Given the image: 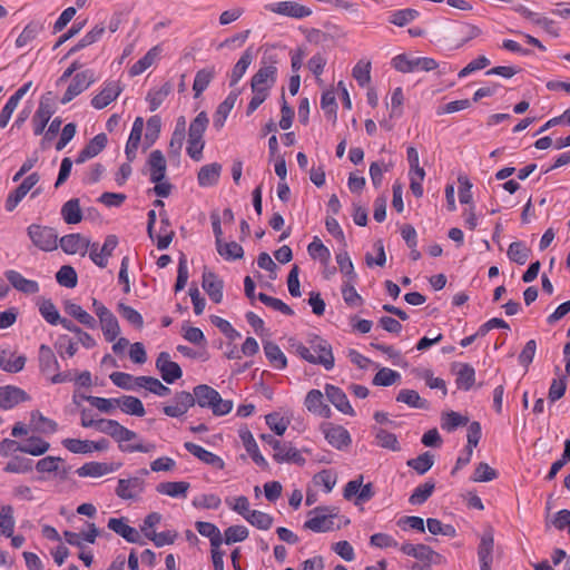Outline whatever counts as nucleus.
Wrapping results in <instances>:
<instances>
[{"instance_id": "nucleus-58", "label": "nucleus", "mask_w": 570, "mask_h": 570, "mask_svg": "<svg viewBox=\"0 0 570 570\" xmlns=\"http://www.w3.org/2000/svg\"><path fill=\"white\" fill-rule=\"evenodd\" d=\"M401 380V374L392 368L382 367L377 371L372 380L375 386H391Z\"/></svg>"}, {"instance_id": "nucleus-34", "label": "nucleus", "mask_w": 570, "mask_h": 570, "mask_svg": "<svg viewBox=\"0 0 570 570\" xmlns=\"http://www.w3.org/2000/svg\"><path fill=\"white\" fill-rule=\"evenodd\" d=\"M147 166L150 181L163 180L166 176V159L160 150H153L149 154Z\"/></svg>"}, {"instance_id": "nucleus-39", "label": "nucleus", "mask_w": 570, "mask_h": 570, "mask_svg": "<svg viewBox=\"0 0 570 570\" xmlns=\"http://www.w3.org/2000/svg\"><path fill=\"white\" fill-rule=\"evenodd\" d=\"M401 551L406 554L414 557L419 560L432 562L440 558V554L433 551L429 546L425 544H412L404 543L401 546Z\"/></svg>"}, {"instance_id": "nucleus-40", "label": "nucleus", "mask_w": 570, "mask_h": 570, "mask_svg": "<svg viewBox=\"0 0 570 570\" xmlns=\"http://www.w3.org/2000/svg\"><path fill=\"white\" fill-rule=\"evenodd\" d=\"M161 53V48L159 46H155L150 48L147 53L136 61L129 69V73L131 77H136L145 72L149 67H151L158 59Z\"/></svg>"}, {"instance_id": "nucleus-1", "label": "nucleus", "mask_w": 570, "mask_h": 570, "mask_svg": "<svg viewBox=\"0 0 570 570\" xmlns=\"http://www.w3.org/2000/svg\"><path fill=\"white\" fill-rule=\"evenodd\" d=\"M96 430L111 436L119 444L121 452L150 453L156 450L154 443H142L136 432L125 428L118 421L111 419H98Z\"/></svg>"}, {"instance_id": "nucleus-43", "label": "nucleus", "mask_w": 570, "mask_h": 570, "mask_svg": "<svg viewBox=\"0 0 570 570\" xmlns=\"http://www.w3.org/2000/svg\"><path fill=\"white\" fill-rule=\"evenodd\" d=\"M173 90V86L170 82H165L159 88H151L146 96V101L148 102L149 110H157L165 99L170 95Z\"/></svg>"}, {"instance_id": "nucleus-8", "label": "nucleus", "mask_w": 570, "mask_h": 570, "mask_svg": "<svg viewBox=\"0 0 570 570\" xmlns=\"http://www.w3.org/2000/svg\"><path fill=\"white\" fill-rule=\"evenodd\" d=\"M99 534V529L92 522H87L86 529L80 530L78 533H73V547L79 549L78 558L87 567L91 566L94 554L86 543L94 544Z\"/></svg>"}, {"instance_id": "nucleus-24", "label": "nucleus", "mask_w": 570, "mask_h": 570, "mask_svg": "<svg viewBox=\"0 0 570 570\" xmlns=\"http://www.w3.org/2000/svg\"><path fill=\"white\" fill-rule=\"evenodd\" d=\"M53 114L52 102L49 97H42L36 114L32 117L35 135H41Z\"/></svg>"}, {"instance_id": "nucleus-18", "label": "nucleus", "mask_w": 570, "mask_h": 570, "mask_svg": "<svg viewBox=\"0 0 570 570\" xmlns=\"http://www.w3.org/2000/svg\"><path fill=\"white\" fill-rule=\"evenodd\" d=\"M277 67L274 63L262 65L256 73L250 79V87H257L271 92V89L276 83Z\"/></svg>"}, {"instance_id": "nucleus-7", "label": "nucleus", "mask_w": 570, "mask_h": 570, "mask_svg": "<svg viewBox=\"0 0 570 570\" xmlns=\"http://www.w3.org/2000/svg\"><path fill=\"white\" fill-rule=\"evenodd\" d=\"M392 67L402 72L410 73L415 71H432L439 67L435 59L430 57H409L404 53L395 56L392 61Z\"/></svg>"}, {"instance_id": "nucleus-23", "label": "nucleus", "mask_w": 570, "mask_h": 570, "mask_svg": "<svg viewBox=\"0 0 570 570\" xmlns=\"http://www.w3.org/2000/svg\"><path fill=\"white\" fill-rule=\"evenodd\" d=\"M304 405L308 412L324 419L332 415V411L327 404L324 403L323 393L320 390H311L305 397Z\"/></svg>"}, {"instance_id": "nucleus-49", "label": "nucleus", "mask_w": 570, "mask_h": 570, "mask_svg": "<svg viewBox=\"0 0 570 570\" xmlns=\"http://www.w3.org/2000/svg\"><path fill=\"white\" fill-rule=\"evenodd\" d=\"M109 446V442L106 439H99L97 441L79 440L73 439V453L87 454L95 451H105Z\"/></svg>"}, {"instance_id": "nucleus-60", "label": "nucleus", "mask_w": 570, "mask_h": 570, "mask_svg": "<svg viewBox=\"0 0 570 570\" xmlns=\"http://www.w3.org/2000/svg\"><path fill=\"white\" fill-rule=\"evenodd\" d=\"M434 482H424L417 485L409 498V502L412 505H421L432 495L434 491Z\"/></svg>"}, {"instance_id": "nucleus-46", "label": "nucleus", "mask_w": 570, "mask_h": 570, "mask_svg": "<svg viewBox=\"0 0 570 570\" xmlns=\"http://www.w3.org/2000/svg\"><path fill=\"white\" fill-rule=\"evenodd\" d=\"M195 527L200 535L209 539L212 548H219L222 546L223 537L216 524L206 521H197Z\"/></svg>"}, {"instance_id": "nucleus-61", "label": "nucleus", "mask_w": 570, "mask_h": 570, "mask_svg": "<svg viewBox=\"0 0 570 570\" xmlns=\"http://www.w3.org/2000/svg\"><path fill=\"white\" fill-rule=\"evenodd\" d=\"M30 426L33 431L40 433H53L57 424L52 420L45 417L40 412H32Z\"/></svg>"}, {"instance_id": "nucleus-2", "label": "nucleus", "mask_w": 570, "mask_h": 570, "mask_svg": "<svg viewBox=\"0 0 570 570\" xmlns=\"http://www.w3.org/2000/svg\"><path fill=\"white\" fill-rule=\"evenodd\" d=\"M293 351L303 360L324 366L330 371L334 367V356L331 345L320 336H314L309 341V346H305L301 342L293 341L291 344Z\"/></svg>"}, {"instance_id": "nucleus-17", "label": "nucleus", "mask_w": 570, "mask_h": 570, "mask_svg": "<svg viewBox=\"0 0 570 570\" xmlns=\"http://www.w3.org/2000/svg\"><path fill=\"white\" fill-rule=\"evenodd\" d=\"M120 462H87L78 468L76 473L81 478H100L118 471L121 468Z\"/></svg>"}, {"instance_id": "nucleus-22", "label": "nucleus", "mask_w": 570, "mask_h": 570, "mask_svg": "<svg viewBox=\"0 0 570 570\" xmlns=\"http://www.w3.org/2000/svg\"><path fill=\"white\" fill-rule=\"evenodd\" d=\"M38 307L40 315L45 318L47 323L50 325L61 324L65 328L71 330L70 321L60 316L59 311L51 302V299L40 297L38 299Z\"/></svg>"}, {"instance_id": "nucleus-36", "label": "nucleus", "mask_w": 570, "mask_h": 570, "mask_svg": "<svg viewBox=\"0 0 570 570\" xmlns=\"http://www.w3.org/2000/svg\"><path fill=\"white\" fill-rule=\"evenodd\" d=\"M215 76L216 69L214 66L205 67L196 72L193 82V91L195 98H199L202 96V94L208 88Z\"/></svg>"}, {"instance_id": "nucleus-41", "label": "nucleus", "mask_w": 570, "mask_h": 570, "mask_svg": "<svg viewBox=\"0 0 570 570\" xmlns=\"http://www.w3.org/2000/svg\"><path fill=\"white\" fill-rule=\"evenodd\" d=\"M175 232L170 227V222L166 212L160 213V225L156 237V245L159 250L167 249L174 238Z\"/></svg>"}, {"instance_id": "nucleus-25", "label": "nucleus", "mask_w": 570, "mask_h": 570, "mask_svg": "<svg viewBox=\"0 0 570 570\" xmlns=\"http://www.w3.org/2000/svg\"><path fill=\"white\" fill-rule=\"evenodd\" d=\"M144 124L145 122H144L142 117H137L134 120L128 140L126 142V147H125L126 158H127V160H129V163H132L136 159L137 150H138L140 141H141Z\"/></svg>"}, {"instance_id": "nucleus-45", "label": "nucleus", "mask_w": 570, "mask_h": 570, "mask_svg": "<svg viewBox=\"0 0 570 570\" xmlns=\"http://www.w3.org/2000/svg\"><path fill=\"white\" fill-rule=\"evenodd\" d=\"M373 433L375 445L393 452L400 451L401 446L394 433L382 428H374Z\"/></svg>"}, {"instance_id": "nucleus-27", "label": "nucleus", "mask_w": 570, "mask_h": 570, "mask_svg": "<svg viewBox=\"0 0 570 570\" xmlns=\"http://www.w3.org/2000/svg\"><path fill=\"white\" fill-rule=\"evenodd\" d=\"M28 399L27 393L17 386L6 385L0 387V407L3 410L12 409Z\"/></svg>"}, {"instance_id": "nucleus-52", "label": "nucleus", "mask_w": 570, "mask_h": 570, "mask_svg": "<svg viewBox=\"0 0 570 570\" xmlns=\"http://www.w3.org/2000/svg\"><path fill=\"white\" fill-rule=\"evenodd\" d=\"M105 30L106 28L102 23L95 24L82 38L73 43V52L98 42L102 38Z\"/></svg>"}, {"instance_id": "nucleus-10", "label": "nucleus", "mask_w": 570, "mask_h": 570, "mask_svg": "<svg viewBox=\"0 0 570 570\" xmlns=\"http://www.w3.org/2000/svg\"><path fill=\"white\" fill-rule=\"evenodd\" d=\"M28 236L41 250L50 252L58 246V233L51 227L32 224L28 227Z\"/></svg>"}, {"instance_id": "nucleus-35", "label": "nucleus", "mask_w": 570, "mask_h": 570, "mask_svg": "<svg viewBox=\"0 0 570 570\" xmlns=\"http://www.w3.org/2000/svg\"><path fill=\"white\" fill-rule=\"evenodd\" d=\"M6 277L9 283L19 292L24 294H35L39 292V284L36 281L24 278L17 271L6 272Z\"/></svg>"}, {"instance_id": "nucleus-14", "label": "nucleus", "mask_w": 570, "mask_h": 570, "mask_svg": "<svg viewBox=\"0 0 570 570\" xmlns=\"http://www.w3.org/2000/svg\"><path fill=\"white\" fill-rule=\"evenodd\" d=\"M156 368L167 384H173L183 376L178 363L171 361L168 352H160L156 358Z\"/></svg>"}, {"instance_id": "nucleus-56", "label": "nucleus", "mask_w": 570, "mask_h": 570, "mask_svg": "<svg viewBox=\"0 0 570 570\" xmlns=\"http://www.w3.org/2000/svg\"><path fill=\"white\" fill-rule=\"evenodd\" d=\"M110 381L118 387L126 391H138V376L125 372H112L109 375Z\"/></svg>"}, {"instance_id": "nucleus-28", "label": "nucleus", "mask_w": 570, "mask_h": 570, "mask_svg": "<svg viewBox=\"0 0 570 570\" xmlns=\"http://www.w3.org/2000/svg\"><path fill=\"white\" fill-rule=\"evenodd\" d=\"M190 483L187 481H166L156 485V492L174 499H186Z\"/></svg>"}, {"instance_id": "nucleus-54", "label": "nucleus", "mask_w": 570, "mask_h": 570, "mask_svg": "<svg viewBox=\"0 0 570 570\" xmlns=\"http://www.w3.org/2000/svg\"><path fill=\"white\" fill-rule=\"evenodd\" d=\"M218 254L226 261L240 259L244 256L243 247L236 242L224 243L223 240L216 244Z\"/></svg>"}, {"instance_id": "nucleus-6", "label": "nucleus", "mask_w": 570, "mask_h": 570, "mask_svg": "<svg viewBox=\"0 0 570 570\" xmlns=\"http://www.w3.org/2000/svg\"><path fill=\"white\" fill-rule=\"evenodd\" d=\"M337 513L334 509L327 507H318L309 512V518L305 521L304 528L313 532H328L335 528L340 529V524L335 525Z\"/></svg>"}, {"instance_id": "nucleus-38", "label": "nucleus", "mask_w": 570, "mask_h": 570, "mask_svg": "<svg viewBox=\"0 0 570 570\" xmlns=\"http://www.w3.org/2000/svg\"><path fill=\"white\" fill-rule=\"evenodd\" d=\"M254 60V55L250 48L246 49L238 61L234 65L229 75V86H236L243 76L246 73L248 67Z\"/></svg>"}, {"instance_id": "nucleus-44", "label": "nucleus", "mask_w": 570, "mask_h": 570, "mask_svg": "<svg viewBox=\"0 0 570 570\" xmlns=\"http://www.w3.org/2000/svg\"><path fill=\"white\" fill-rule=\"evenodd\" d=\"M307 253L313 259L318 261L323 267H327L331 263V252L317 236L308 244Z\"/></svg>"}, {"instance_id": "nucleus-13", "label": "nucleus", "mask_w": 570, "mask_h": 570, "mask_svg": "<svg viewBox=\"0 0 570 570\" xmlns=\"http://www.w3.org/2000/svg\"><path fill=\"white\" fill-rule=\"evenodd\" d=\"M264 9L273 13L296 19H303L312 14V10L308 7H305L293 1H279L267 3L264 6Z\"/></svg>"}, {"instance_id": "nucleus-64", "label": "nucleus", "mask_w": 570, "mask_h": 570, "mask_svg": "<svg viewBox=\"0 0 570 570\" xmlns=\"http://www.w3.org/2000/svg\"><path fill=\"white\" fill-rule=\"evenodd\" d=\"M225 502L232 511L242 515L245 520L248 518V514H250V512L253 511L250 509L249 500L245 495L226 498Z\"/></svg>"}, {"instance_id": "nucleus-55", "label": "nucleus", "mask_w": 570, "mask_h": 570, "mask_svg": "<svg viewBox=\"0 0 570 570\" xmlns=\"http://www.w3.org/2000/svg\"><path fill=\"white\" fill-rule=\"evenodd\" d=\"M43 30V24L38 21L29 22L18 36L16 46L18 48L26 47Z\"/></svg>"}, {"instance_id": "nucleus-11", "label": "nucleus", "mask_w": 570, "mask_h": 570, "mask_svg": "<svg viewBox=\"0 0 570 570\" xmlns=\"http://www.w3.org/2000/svg\"><path fill=\"white\" fill-rule=\"evenodd\" d=\"M320 430L327 443L336 450H345L352 444L350 432L342 425L324 422L321 424Z\"/></svg>"}, {"instance_id": "nucleus-48", "label": "nucleus", "mask_w": 570, "mask_h": 570, "mask_svg": "<svg viewBox=\"0 0 570 570\" xmlns=\"http://www.w3.org/2000/svg\"><path fill=\"white\" fill-rule=\"evenodd\" d=\"M264 353L274 368L284 370L287 366V358L277 344L273 342L265 343Z\"/></svg>"}, {"instance_id": "nucleus-9", "label": "nucleus", "mask_w": 570, "mask_h": 570, "mask_svg": "<svg viewBox=\"0 0 570 570\" xmlns=\"http://www.w3.org/2000/svg\"><path fill=\"white\" fill-rule=\"evenodd\" d=\"M39 366L51 383L57 384L68 381V373L57 372L59 364L56 355L53 351L45 344L39 347Z\"/></svg>"}, {"instance_id": "nucleus-62", "label": "nucleus", "mask_w": 570, "mask_h": 570, "mask_svg": "<svg viewBox=\"0 0 570 570\" xmlns=\"http://www.w3.org/2000/svg\"><path fill=\"white\" fill-rule=\"evenodd\" d=\"M468 423L469 419L466 416L454 411L446 412L441 417V428L448 432H452L459 426L466 425Z\"/></svg>"}, {"instance_id": "nucleus-53", "label": "nucleus", "mask_w": 570, "mask_h": 570, "mask_svg": "<svg viewBox=\"0 0 570 570\" xmlns=\"http://www.w3.org/2000/svg\"><path fill=\"white\" fill-rule=\"evenodd\" d=\"M49 446V443L41 438L30 436L24 442L20 443L19 451L38 456L46 453Z\"/></svg>"}, {"instance_id": "nucleus-63", "label": "nucleus", "mask_w": 570, "mask_h": 570, "mask_svg": "<svg viewBox=\"0 0 570 570\" xmlns=\"http://www.w3.org/2000/svg\"><path fill=\"white\" fill-rule=\"evenodd\" d=\"M97 80L95 72L90 69L78 72L73 77V96L88 89Z\"/></svg>"}, {"instance_id": "nucleus-59", "label": "nucleus", "mask_w": 570, "mask_h": 570, "mask_svg": "<svg viewBox=\"0 0 570 570\" xmlns=\"http://www.w3.org/2000/svg\"><path fill=\"white\" fill-rule=\"evenodd\" d=\"M530 253V248L523 242L518 240L510 244L507 254L510 261L523 265L527 263Z\"/></svg>"}, {"instance_id": "nucleus-21", "label": "nucleus", "mask_w": 570, "mask_h": 570, "mask_svg": "<svg viewBox=\"0 0 570 570\" xmlns=\"http://www.w3.org/2000/svg\"><path fill=\"white\" fill-rule=\"evenodd\" d=\"M325 394L328 401L343 414L354 416L355 411L352 407L345 392L332 384L325 385Z\"/></svg>"}, {"instance_id": "nucleus-32", "label": "nucleus", "mask_w": 570, "mask_h": 570, "mask_svg": "<svg viewBox=\"0 0 570 570\" xmlns=\"http://www.w3.org/2000/svg\"><path fill=\"white\" fill-rule=\"evenodd\" d=\"M273 459L277 463H294L303 466L306 462L302 452L291 443H282V450L273 453Z\"/></svg>"}, {"instance_id": "nucleus-30", "label": "nucleus", "mask_w": 570, "mask_h": 570, "mask_svg": "<svg viewBox=\"0 0 570 570\" xmlns=\"http://www.w3.org/2000/svg\"><path fill=\"white\" fill-rule=\"evenodd\" d=\"M108 142V138L106 134L101 132L96 135L86 146L85 148L78 154L76 158V163L82 164L94 157H96L98 154H100Z\"/></svg>"}, {"instance_id": "nucleus-12", "label": "nucleus", "mask_w": 570, "mask_h": 570, "mask_svg": "<svg viewBox=\"0 0 570 570\" xmlns=\"http://www.w3.org/2000/svg\"><path fill=\"white\" fill-rule=\"evenodd\" d=\"M95 313L99 317L101 331L107 342H114L119 333L120 327L116 316L101 303L94 299Z\"/></svg>"}, {"instance_id": "nucleus-16", "label": "nucleus", "mask_w": 570, "mask_h": 570, "mask_svg": "<svg viewBox=\"0 0 570 570\" xmlns=\"http://www.w3.org/2000/svg\"><path fill=\"white\" fill-rule=\"evenodd\" d=\"M145 491V480L138 476L119 479L115 490L116 495L122 500L138 499Z\"/></svg>"}, {"instance_id": "nucleus-57", "label": "nucleus", "mask_w": 570, "mask_h": 570, "mask_svg": "<svg viewBox=\"0 0 570 570\" xmlns=\"http://www.w3.org/2000/svg\"><path fill=\"white\" fill-rule=\"evenodd\" d=\"M396 401L404 403L413 409L428 407V401L422 399L416 391L410 389L401 390L396 396Z\"/></svg>"}, {"instance_id": "nucleus-33", "label": "nucleus", "mask_w": 570, "mask_h": 570, "mask_svg": "<svg viewBox=\"0 0 570 570\" xmlns=\"http://www.w3.org/2000/svg\"><path fill=\"white\" fill-rule=\"evenodd\" d=\"M239 438L243 442V445H244L246 452L252 458V460L255 462V464L263 469H266L268 466V463H267L266 459L262 455L259 448H258L252 432L248 430L240 431Z\"/></svg>"}, {"instance_id": "nucleus-47", "label": "nucleus", "mask_w": 570, "mask_h": 570, "mask_svg": "<svg viewBox=\"0 0 570 570\" xmlns=\"http://www.w3.org/2000/svg\"><path fill=\"white\" fill-rule=\"evenodd\" d=\"M475 382V370L468 363L459 364L455 384L459 390L469 391Z\"/></svg>"}, {"instance_id": "nucleus-31", "label": "nucleus", "mask_w": 570, "mask_h": 570, "mask_svg": "<svg viewBox=\"0 0 570 570\" xmlns=\"http://www.w3.org/2000/svg\"><path fill=\"white\" fill-rule=\"evenodd\" d=\"M108 528L118 535L122 537L127 542H139V532L135 528L130 527L126 522L125 518H110L108 521Z\"/></svg>"}, {"instance_id": "nucleus-26", "label": "nucleus", "mask_w": 570, "mask_h": 570, "mask_svg": "<svg viewBox=\"0 0 570 570\" xmlns=\"http://www.w3.org/2000/svg\"><path fill=\"white\" fill-rule=\"evenodd\" d=\"M26 356L0 346V368L7 373H19L26 365Z\"/></svg>"}, {"instance_id": "nucleus-4", "label": "nucleus", "mask_w": 570, "mask_h": 570, "mask_svg": "<svg viewBox=\"0 0 570 570\" xmlns=\"http://www.w3.org/2000/svg\"><path fill=\"white\" fill-rule=\"evenodd\" d=\"M481 35L480 27L466 21H458L446 28L440 41L449 50H459Z\"/></svg>"}, {"instance_id": "nucleus-3", "label": "nucleus", "mask_w": 570, "mask_h": 570, "mask_svg": "<svg viewBox=\"0 0 570 570\" xmlns=\"http://www.w3.org/2000/svg\"><path fill=\"white\" fill-rule=\"evenodd\" d=\"M195 404L208 409L215 416H224L232 412L234 403L225 400L218 391L207 384H199L194 387Z\"/></svg>"}, {"instance_id": "nucleus-29", "label": "nucleus", "mask_w": 570, "mask_h": 570, "mask_svg": "<svg viewBox=\"0 0 570 570\" xmlns=\"http://www.w3.org/2000/svg\"><path fill=\"white\" fill-rule=\"evenodd\" d=\"M202 286L209 298L218 304L223 301V281L213 272H204Z\"/></svg>"}, {"instance_id": "nucleus-51", "label": "nucleus", "mask_w": 570, "mask_h": 570, "mask_svg": "<svg viewBox=\"0 0 570 570\" xmlns=\"http://www.w3.org/2000/svg\"><path fill=\"white\" fill-rule=\"evenodd\" d=\"M118 407L126 414L144 416L146 413L142 402L136 396L124 395L118 397Z\"/></svg>"}, {"instance_id": "nucleus-50", "label": "nucleus", "mask_w": 570, "mask_h": 570, "mask_svg": "<svg viewBox=\"0 0 570 570\" xmlns=\"http://www.w3.org/2000/svg\"><path fill=\"white\" fill-rule=\"evenodd\" d=\"M138 390L144 389L149 393L157 396H167L170 394V389L164 385L158 379L153 376H138Z\"/></svg>"}, {"instance_id": "nucleus-15", "label": "nucleus", "mask_w": 570, "mask_h": 570, "mask_svg": "<svg viewBox=\"0 0 570 570\" xmlns=\"http://www.w3.org/2000/svg\"><path fill=\"white\" fill-rule=\"evenodd\" d=\"M122 91V87L117 80L105 81L100 91L91 99V106L95 109H104L115 101Z\"/></svg>"}, {"instance_id": "nucleus-5", "label": "nucleus", "mask_w": 570, "mask_h": 570, "mask_svg": "<svg viewBox=\"0 0 570 570\" xmlns=\"http://www.w3.org/2000/svg\"><path fill=\"white\" fill-rule=\"evenodd\" d=\"M209 119L205 111H200L190 122L187 138V155L195 161H200L205 148L204 134L208 127Z\"/></svg>"}, {"instance_id": "nucleus-20", "label": "nucleus", "mask_w": 570, "mask_h": 570, "mask_svg": "<svg viewBox=\"0 0 570 570\" xmlns=\"http://www.w3.org/2000/svg\"><path fill=\"white\" fill-rule=\"evenodd\" d=\"M184 448L203 463L210 465L216 470L225 469L224 460L219 455L204 449L203 446L193 442H185Z\"/></svg>"}, {"instance_id": "nucleus-37", "label": "nucleus", "mask_w": 570, "mask_h": 570, "mask_svg": "<svg viewBox=\"0 0 570 570\" xmlns=\"http://www.w3.org/2000/svg\"><path fill=\"white\" fill-rule=\"evenodd\" d=\"M222 165L218 163H212L203 166L197 175V181L200 187L215 186L220 177Z\"/></svg>"}, {"instance_id": "nucleus-42", "label": "nucleus", "mask_w": 570, "mask_h": 570, "mask_svg": "<svg viewBox=\"0 0 570 570\" xmlns=\"http://www.w3.org/2000/svg\"><path fill=\"white\" fill-rule=\"evenodd\" d=\"M236 98L235 94H229L225 100L218 105L213 118V125L217 130H220L224 127L227 117L234 108Z\"/></svg>"}, {"instance_id": "nucleus-19", "label": "nucleus", "mask_w": 570, "mask_h": 570, "mask_svg": "<svg viewBox=\"0 0 570 570\" xmlns=\"http://www.w3.org/2000/svg\"><path fill=\"white\" fill-rule=\"evenodd\" d=\"M38 181L39 176L36 173L26 177L21 184L8 195L6 199V209L8 212H12Z\"/></svg>"}]
</instances>
